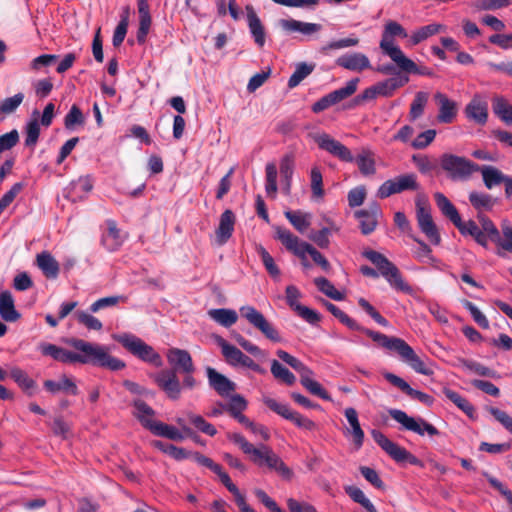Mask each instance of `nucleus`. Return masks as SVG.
Segmentation results:
<instances>
[{
  "mask_svg": "<svg viewBox=\"0 0 512 512\" xmlns=\"http://www.w3.org/2000/svg\"><path fill=\"white\" fill-rule=\"evenodd\" d=\"M324 305L327 310L336 317L342 324L346 325L348 328L356 331H360L365 333L368 337H370L374 342L379 344L381 347L395 351L401 360L408 364L414 371L417 373L429 376L433 374V371L426 367L423 360L415 353L413 348L408 345L403 339L398 337H390L380 332L373 331L371 329L364 328L360 326L354 319L349 317L345 312H343L340 308L334 305L331 302L324 301Z\"/></svg>",
  "mask_w": 512,
  "mask_h": 512,
  "instance_id": "1",
  "label": "nucleus"
},
{
  "mask_svg": "<svg viewBox=\"0 0 512 512\" xmlns=\"http://www.w3.org/2000/svg\"><path fill=\"white\" fill-rule=\"evenodd\" d=\"M67 343L78 352L61 348L58 361L62 363L90 364L111 371H118L125 367V363L109 354V348L97 343L72 338Z\"/></svg>",
  "mask_w": 512,
  "mask_h": 512,
  "instance_id": "2",
  "label": "nucleus"
},
{
  "mask_svg": "<svg viewBox=\"0 0 512 512\" xmlns=\"http://www.w3.org/2000/svg\"><path fill=\"white\" fill-rule=\"evenodd\" d=\"M227 438L238 445L242 452L248 455L249 459L255 465L259 467L265 466L271 470H275L285 479H290L292 477V470L269 446L260 444L255 447L240 433H228Z\"/></svg>",
  "mask_w": 512,
  "mask_h": 512,
  "instance_id": "3",
  "label": "nucleus"
},
{
  "mask_svg": "<svg viewBox=\"0 0 512 512\" xmlns=\"http://www.w3.org/2000/svg\"><path fill=\"white\" fill-rule=\"evenodd\" d=\"M407 37L406 30L396 21H388L385 25L380 48L384 54L388 55L398 68H414L413 61L405 56L402 50L394 45L393 37Z\"/></svg>",
  "mask_w": 512,
  "mask_h": 512,
  "instance_id": "4",
  "label": "nucleus"
},
{
  "mask_svg": "<svg viewBox=\"0 0 512 512\" xmlns=\"http://www.w3.org/2000/svg\"><path fill=\"white\" fill-rule=\"evenodd\" d=\"M362 254L377 267L380 274L393 288L409 295L413 294V288L404 281L397 266L386 256L374 250H365Z\"/></svg>",
  "mask_w": 512,
  "mask_h": 512,
  "instance_id": "5",
  "label": "nucleus"
},
{
  "mask_svg": "<svg viewBox=\"0 0 512 512\" xmlns=\"http://www.w3.org/2000/svg\"><path fill=\"white\" fill-rule=\"evenodd\" d=\"M442 169L452 180H468L480 166L465 157L445 153L440 158Z\"/></svg>",
  "mask_w": 512,
  "mask_h": 512,
  "instance_id": "6",
  "label": "nucleus"
},
{
  "mask_svg": "<svg viewBox=\"0 0 512 512\" xmlns=\"http://www.w3.org/2000/svg\"><path fill=\"white\" fill-rule=\"evenodd\" d=\"M115 339L121 343L124 348L141 360L149 362L157 367L162 365L160 355L155 352L152 346L146 344L140 338L131 334H123L115 337Z\"/></svg>",
  "mask_w": 512,
  "mask_h": 512,
  "instance_id": "7",
  "label": "nucleus"
},
{
  "mask_svg": "<svg viewBox=\"0 0 512 512\" xmlns=\"http://www.w3.org/2000/svg\"><path fill=\"white\" fill-rule=\"evenodd\" d=\"M478 219L482 227L481 230L499 247L496 254L500 257H505L504 251L512 253V227L508 224H503L502 233L504 238H501L499 230L488 217L479 214Z\"/></svg>",
  "mask_w": 512,
  "mask_h": 512,
  "instance_id": "8",
  "label": "nucleus"
},
{
  "mask_svg": "<svg viewBox=\"0 0 512 512\" xmlns=\"http://www.w3.org/2000/svg\"><path fill=\"white\" fill-rule=\"evenodd\" d=\"M371 434L374 441L396 462H408L412 465L423 466L421 460L405 448L388 439L382 432L372 430Z\"/></svg>",
  "mask_w": 512,
  "mask_h": 512,
  "instance_id": "9",
  "label": "nucleus"
},
{
  "mask_svg": "<svg viewBox=\"0 0 512 512\" xmlns=\"http://www.w3.org/2000/svg\"><path fill=\"white\" fill-rule=\"evenodd\" d=\"M418 189L419 184L415 174H402L382 183L377 190V197L385 199L396 193H402L407 190L415 191Z\"/></svg>",
  "mask_w": 512,
  "mask_h": 512,
  "instance_id": "10",
  "label": "nucleus"
},
{
  "mask_svg": "<svg viewBox=\"0 0 512 512\" xmlns=\"http://www.w3.org/2000/svg\"><path fill=\"white\" fill-rule=\"evenodd\" d=\"M389 415L400 423L405 430L412 431L420 436H423L425 433L429 436L439 435L438 429L423 418L411 417L399 409H390Z\"/></svg>",
  "mask_w": 512,
  "mask_h": 512,
  "instance_id": "11",
  "label": "nucleus"
},
{
  "mask_svg": "<svg viewBox=\"0 0 512 512\" xmlns=\"http://www.w3.org/2000/svg\"><path fill=\"white\" fill-rule=\"evenodd\" d=\"M240 314L253 327L258 329L266 338L273 342H280L281 337L274 326L265 318V316L253 306H242Z\"/></svg>",
  "mask_w": 512,
  "mask_h": 512,
  "instance_id": "12",
  "label": "nucleus"
},
{
  "mask_svg": "<svg viewBox=\"0 0 512 512\" xmlns=\"http://www.w3.org/2000/svg\"><path fill=\"white\" fill-rule=\"evenodd\" d=\"M416 218L420 230L426 235L429 241L434 245H439L441 237L437 226L432 219L427 204L422 203L420 199L416 201Z\"/></svg>",
  "mask_w": 512,
  "mask_h": 512,
  "instance_id": "13",
  "label": "nucleus"
},
{
  "mask_svg": "<svg viewBox=\"0 0 512 512\" xmlns=\"http://www.w3.org/2000/svg\"><path fill=\"white\" fill-rule=\"evenodd\" d=\"M313 139L318 144L320 149L325 150L340 160L344 162L354 161V157L351 151L341 142L332 138L330 135L326 133L316 134L314 135Z\"/></svg>",
  "mask_w": 512,
  "mask_h": 512,
  "instance_id": "14",
  "label": "nucleus"
},
{
  "mask_svg": "<svg viewBox=\"0 0 512 512\" xmlns=\"http://www.w3.org/2000/svg\"><path fill=\"white\" fill-rule=\"evenodd\" d=\"M155 381L157 385L167 394V396L173 400H176L180 396L181 385L179 379L175 373V370H162L156 377Z\"/></svg>",
  "mask_w": 512,
  "mask_h": 512,
  "instance_id": "15",
  "label": "nucleus"
},
{
  "mask_svg": "<svg viewBox=\"0 0 512 512\" xmlns=\"http://www.w3.org/2000/svg\"><path fill=\"white\" fill-rule=\"evenodd\" d=\"M167 359L175 373L192 374L195 370L192 358L186 350L171 348L167 352Z\"/></svg>",
  "mask_w": 512,
  "mask_h": 512,
  "instance_id": "16",
  "label": "nucleus"
},
{
  "mask_svg": "<svg viewBox=\"0 0 512 512\" xmlns=\"http://www.w3.org/2000/svg\"><path fill=\"white\" fill-rule=\"evenodd\" d=\"M383 377L391 383L393 386L399 388L402 392H404L406 395L413 399H417L420 402L430 406L433 404V397L421 392L419 390H415L401 377L391 373V372H385L383 373Z\"/></svg>",
  "mask_w": 512,
  "mask_h": 512,
  "instance_id": "17",
  "label": "nucleus"
},
{
  "mask_svg": "<svg viewBox=\"0 0 512 512\" xmlns=\"http://www.w3.org/2000/svg\"><path fill=\"white\" fill-rule=\"evenodd\" d=\"M354 215L359 220L361 232L368 235L375 230L377 218L381 215V209L377 203H373L369 209L358 210Z\"/></svg>",
  "mask_w": 512,
  "mask_h": 512,
  "instance_id": "18",
  "label": "nucleus"
},
{
  "mask_svg": "<svg viewBox=\"0 0 512 512\" xmlns=\"http://www.w3.org/2000/svg\"><path fill=\"white\" fill-rule=\"evenodd\" d=\"M465 115L479 125H485L488 120V104L479 95H475L465 107Z\"/></svg>",
  "mask_w": 512,
  "mask_h": 512,
  "instance_id": "19",
  "label": "nucleus"
},
{
  "mask_svg": "<svg viewBox=\"0 0 512 512\" xmlns=\"http://www.w3.org/2000/svg\"><path fill=\"white\" fill-rule=\"evenodd\" d=\"M276 239H278L289 251L304 258V246L309 243L301 242L291 231L280 226L275 227Z\"/></svg>",
  "mask_w": 512,
  "mask_h": 512,
  "instance_id": "20",
  "label": "nucleus"
},
{
  "mask_svg": "<svg viewBox=\"0 0 512 512\" xmlns=\"http://www.w3.org/2000/svg\"><path fill=\"white\" fill-rule=\"evenodd\" d=\"M336 64L342 68L351 71H363L371 67L368 57L359 52L349 53L340 56L336 60Z\"/></svg>",
  "mask_w": 512,
  "mask_h": 512,
  "instance_id": "21",
  "label": "nucleus"
},
{
  "mask_svg": "<svg viewBox=\"0 0 512 512\" xmlns=\"http://www.w3.org/2000/svg\"><path fill=\"white\" fill-rule=\"evenodd\" d=\"M209 385L220 395L227 396L236 389L234 382L230 381L226 376L217 372L215 369L208 367L206 369Z\"/></svg>",
  "mask_w": 512,
  "mask_h": 512,
  "instance_id": "22",
  "label": "nucleus"
},
{
  "mask_svg": "<svg viewBox=\"0 0 512 512\" xmlns=\"http://www.w3.org/2000/svg\"><path fill=\"white\" fill-rule=\"evenodd\" d=\"M133 416L141 423V425L153 431V425H156L158 421L154 420L155 411L143 400L136 399L133 401Z\"/></svg>",
  "mask_w": 512,
  "mask_h": 512,
  "instance_id": "23",
  "label": "nucleus"
},
{
  "mask_svg": "<svg viewBox=\"0 0 512 512\" xmlns=\"http://www.w3.org/2000/svg\"><path fill=\"white\" fill-rule=\"evenodd\" d=\"M434 99L439 105L438 121L446 124L451 123L457 114L456 103L441 92H437Z\"/></svg>",
  "mask_w": 512,
  "mask_h": 512,
  "instance_id": "24",
  "label": "nucleus"
},
{
  "mask_svg": "<svg viewBox=\"0 0 512 512\" xmlns=\"http://www.w3.org/2000/svg\"><path fill=\"white\" fill-rule=\"evenodd\" d=\"M235 225V215L231 210H225L219 221V226L216 230V238L219 245L225 244L232 236Z\"/></svg>",
  "mask_w": 512,
  "mask_h": 512,
  "instance_id": "25",
  "label": "nucleus"
},
{
  "mask_svg": "<svg viewBox=\"0 0 512 512\" xmlns=\"http://www.w3.org/2000/svg\"><path fill=\"white\" fill-rule=\"evenodd\" d=\"M344 413L350 425V428L347 429V433L352 436L355 448L360 449L364 442V431L360 426L357 411L349 407L345 409Z\"/></svg>",
  "mask_w": 512,
  "mask_h": 512,
  "instance_id": "26",
  "label": "nucleus"
},
{
  "mask_svg": "<svg viewBox=\"0 0 512 512\" xmlns=\"http://www.w3.org/2000/svg\"><path fill=\"white\" fill-rule=\"evenodd\" d=\"M107 232L103 234L101 243L108 251H116L124 242V236L117 228L114 220H107Z\"/></svg>",
  "mask_w": 512,
  "mask_h": 512,
  "instance_id": "27",
  "label": "nucleus"
},
{
  "mask_svg": "<svg viewBox=\"0 0 512 512\" xmlns=\"http://www.w3.org/2000/svg\"><path fill=\"white\" fill-rule=\"evenodd\" d=\"M408 81L409 77L407 75L399 74L378 82L374 86L378 96L391 97L398 88L403 87Z\"/></svg>",
  "mask_w": 512,
  "mask_h": 512,
  "instance_id": "28",
  "label": "nucleus"
},
{
  "mask_svg": "<svg viewBox=\"0 0 512 512\" xmlns=\"http://www.w3.org/2000/svg\"><path fill=\"white\" fill-rule=\"evenodd\" d=\"M282 29L289 32H300L304 35H311L313 33L319 32L322 29V26L317 23H308L302 22L295 19H281L279 21Z\"/></svg>",
  "mask_w": 512,
  "mask_h": 512,
  "instance_id": "29",
  "label": "nucleus"
},
{
  "mask_svg": "<svg viewBox=\"0 0 512 512\" xmlns=\"http://www.w3.org/2000/svg\"><path fill=\"white\" fill-rule=\"evenodd\" d=\"M0 316L7 322H15L20 318V313L15 309L14 300L9 291L0 293Z\"/></svg>",
  "mask_w": 512,
  "mask_h": 512,
  "instance_id": "30",
  "label": "nucleus"
},
{
  "mask_svg": "<svg viewBox=\"0 0 512 512\" xmlns=\"http://www.w3.org/2000/svg\"><path fill=\"white\" fill-rule=\"evenodd\" d=\"M44 388L51 393L60 391L71 395H77L79 393L76 383L66 375H62L58 381L46 380L44 382Z\"/></svg>",
  "mask_w": 512,
  "mask_h": 512,
  "instance_id": "31",
  "label": "nucleus"
},
{
  "mask_svg": "<svg viewBox=\"0 0 512 512\" xmlns=\"http://www.w3.org/2000/svg\"><path fill=\"white\" fill-rule=\"evenodd\" d=\"M37 266L47 278L55 279L59 274V264L56 259L47 251L36 257Z\"/></svg>",
  "mask_w": 512,
  "mask_h": 512,
  "instance_id": "32",
  "label": "nucleus"
},
{
  "mask_svg": "<svg viewBox=\"0 0 512 512\" xmlns=\"http://www.w3.org/2000/svg\"><path fill=\"white\" fill-rule=\"evenodd\" d=\"M246 10L249 29L254 37L256 44L262 47L265 44L264 27L252 6H246Z\"/></svg>",
  "mask_w": 512,
  "mask_h": 512,
  "instance_id": "33",
  "label": "nucleus"
},
{
  "mask_svg": "<svg viewBox=\"0 0 512 512\" xmlns=\"http://www.w3.org/2000/svg\"><path fill=\"white\" fill-rule=\"evenodd\" d=\"M216 343L221 348L222 355L224 356L226 362L232 366H238L240 358L243 354L241 350L237 347L229 344L224 338L219 335L214 337Z\"/></svg>",
  "mask_w": 512,
  "mask_h": 512,
  "instance_id": "34",
  "label": "nucleus"
},
{
  "mask_svg": "<svg viewBox=\"0 0 512 512\" xmlns=\"http://www.w3.org/2000/svg\"><path fill=\"white\" fill-rule=\"evenodd\" d=\"M313 371L308 368L307 373H302L300 375L301 384L313 395H316L324 400H331L330 395L327 391L321 386L320 383L312 379Z\"/></svg>",
  "mask_w": 512,
  "mask_h": 512,
  "instance_id": "35",
  "label": "nucleus"
},
{
  "mask_svg": "<svg viewBox=\"0 0 512 512\" xmlns=\"http://www.w3.org/2000/svg\"><path fill=\"white\" fill-rule=\"evenodd\" d=\"M208 315L215 322H217L218 324H220L226 328L231 327L238 320L237 312L232 309H226V308L211 309L208 311Z\"/></svg>",
  "mask_w": 512,
  "mask_h": 512,
  "instance_id": "36",
  "label": "nucleus"
},
{
  "mask_svg": "<svg viewBox=\"0 0 512 512\" xmlns=\"http://www.w3.org/2000/svg\"><path fill=\"white\" fill-rule=\"evenodd\" d=\"M434 199L442 214L449 218L453 224L460 221L457 209L443 193H435Z\"/></svg>",
  "mask_w": 512,
  "mask_h": 512,
  "instance_id": "37",
  "label": "nucleus"
},
{
  "mask_svg": "<svg viewBox=\"0 0 512 512\" xmlns=\"http://www.w3.org/2000/svg\"><path fill=\"white\" fill-rule=\"evenodd\" d=\"M285 217L300 233H304L311 225L312 215L307 212L288 210L285 212Z\"/></svg>",
  "mask_w": 512,
  "mask_h": 512,
  "instance_id": "38",
  "label": "nucleus"
},
{
  "mask_svg": "<svg viewBox=\"0 0 512 512\" xmlns=\"http://www.w3.org/2000/svg\"><path fill=\"white\" fill-rule=\"evenodd\" d=\"M493 113L506 125H512V106L503 98L495 97L492 100Z\"/></svg>",
  "mask_w": 512,
  "mask_h": 512,
  "instance_id": "39",
  "label": "nucleus"
},
{
  "mask_svg": "<svg viewBox=\"0 0 512 512\" xmlns=\"http://www.w3.org/2000/svg\"><path fill=\"white\" fill-rule=\"evenodd\" d=\"M479 171L482 174L484 185L488 189L500 185L505 180L506 175L494 166H482Z\"/></svg>",
  "mask_w": 512,
  "mask_h": 512,
  "instance_id": "40",
  "label": "nucleus"
},
{
  "mask_svg": "<svg viewBox=\"0 0 512 512\" xmlns=\"http://www.w3.org/2000/svg\"><path fill=\"white\" fill-rule=\"evenodd\" d=\"M356 163L360 172L364 176L374 175L376 172L375 159L372 151L363 149L356 158Z\"/></svg>",
  "mask_w": 512,
  "mask_h": 512,
  "instance_id": "41",
  "label": "nucleus"
},
{
  "mask_svg": "<svg viewBox=\"0 0 512 512\" xmlns=\"http://www.w3.org/2000/svg\"><path fill=\"white\" fill-rule=\"evenodd\" d=\"M152 433L156 436L165 437L173 441H182L184 435L174 426L158 421L153 425Z\"/></svg>",
  "mask_w": 512,
  "mask_h": 512,
  "instance_id": "42",
  "label": "nucleus"
},
{
  "mask_svg": "<svg viewBox=\"0 0 512 512\" xmlns=\"http://www.w3.org/2000/svg\"><path fill=\"white\" fill-rule=\"evenodd\" d=\"M187 420L200 432L208 435L215 436L217 434L216 428L207 422L201 415L195 414L193 412L185 413Z\"/></svg>",
  "mask_w": 512,
  "mask_h": 512,
  "instance_id": "43",
  "label": "nucleus"
},
{
  "mask_svg": "<svg viewBox=\"0 0 512 512\" xmlns=\"http://www.w3.org/2000/svg\"><path fill=\"white\" fill-rule=\"evenodd\" d=\"M442 30H444V26L441 24H437V23H432V24L423 26V27L419 28L418 30H416L411 35V42L413 45H417L420 42L426 40L427 38H429L433 35H436L437 33H439Z\"/></svg>",
  "mask_w": 512,
  "mask_h": 512,
  "instance_id": "44",
  "label": "nucleus"
},
{
  "mask_svg": "<svg viewBox=\"0 0 512 512\" xmlns=\"http://www.w3.org/2000/svg\"><path fill=\"white\" fill-rule=\"evenodd\" d=\"M10 376L24 391L29 392L30 394L33 393L36 383L24 370L18 367H13L10 370Z\"/></svg>",
  "mask_w": 512,
  "mask_h": 512,
  "instance_id": "45",
  "label": "nucleus"
},
{
  "mask_svg": "<svg viewBox=\"0 0 512 512\" xmlns=\"http://www.w3.org/2000/svg\"><path fill=\"white\" fill-rule=\"evenodd\" d=\"M314 64H307L305 62L298 63L296 65L294 73L290 76L288 80V87L295 88L298 86L302 80L308 77L314 70Z\"/></svg>",
  "mask_w": 512,
  "mask_h": 512,
  "instance_id": "46",
  "label": "nucleus"
},
{
  "mask_svg": "<svg viewBox=\"0 0 512 512\" xmlns=\"http://www.w3.org/2000/svg\"><path fill=\"white\" fill-rule=\"evenodd\" d=\"M24 94L19 92L12 97L5 98L0 101V119H4L7 115L14 113L22 104Z\"/></svg>",
  "mask_w": 512,
  "mask_h": 512,
  "instance_id": "47",
  "label": "nucleus"
},
{
  "mask_svg": "<svg viewBox=\"0 0 512 512\" xmlns=\"http://www.w3.org/2000/svg\"><path fill=\"white\" fill-rule=\"evenodd\" d=\"M469 201L471 205L478 211L491 210L495 204V200L491 195L486 193L471 192L469 194Z\"/></svg>",
  "mask_w": 512,
  "mask_h": 512,
  "instance_id": "48",
  "label": "nucleus"
},
{
  "mask_svg": "<svg viewBox=\"0 0 512 512\" xmlns=\"http://www.w3.org/2000/svg\"><path fill=\"white\" fill-rule=\"evenodd\" d=\"M443 393L450 401H452L459 409H461L469 417L473 416L475 409L467 399H465L460 394L449 388H444Z\"/></svg>",
  "mask_w": 512,
  "mask_h": 512,
  "instance_id": "49",
  "label": "nucleus"
},
{
  "mask_svg": "<svg viewBox=\"0 0 512 512\" xmlns=\"http://www.w3.org/2000/svg\"><path fill=\"white\" fill-rule=\"evenodd\" d=\"M314 283L317 288L329 298L341 301L344 299V295L339 292L334 285L325 277H318L314 279Z\"/></svg>",
  "mask_w": 512,
  "mask_h": 512,
  "instance_id": "50",
  "label": "nucleus"
},
{
  "mask_svg": "<svg viewBox=\"0 0 512 512\" xmlns=\"http://www.w3.org/2000/svg\"><path fill=\"white\" fill-rule=\"evenodd\" d=\"M271 373L276 379L287 385H293L296 381L294 374L277 360H272L271 362Z\"/></svg>",
  "mask_w": 512,
  "mask_h": 512,
  "instance_id": "51",
  "label": "nucleus"
},
{
  "mask_svg": "<svg viewBox=\"0 0 512 512\" xmlns=\"http://www.w3.org/2000/svg\"><path fill=\"white\" fill-rule=\"evenodd\" d=\"M359 83V78H353L346 83L345 87H341L335 91L330 92V96H332L333 102L335 104L341 102L342 100L353 95L357 90V85Z\"/></svg>",
  "mask_w": 512,
  "mask_h": 512,
  "instance_id": "52",
  "label": "nucleus"
},
{
  "mask_svg": "<svg viewBox=\"0 0 512 512\" xmlns=\"http://www.w3.org/2000/svg\"><path fill=\"white\" fill-rule=\"evenodd\" d=\"M266 183L265 190L268 196L274 198L277 193V167L275 163H268L265 167Z\"/></svg>",
  "mask_w": 512,
  "mask_h": 512,
  "instance_id": "53",
  "label": "nucleus"
},
{
  "mask_svg": "<svg viewBox=\"0 0 512 512\" xmlns=\"http://www.w3.org/2000/svg\"><path fill=\"white\" fill-rule=\"evenodd\" d=\"M219 405L223 407V409H225V411L228 412L231 416H234L235 414L246 410L248 404L243 396L235 394L231 396L229 403H219Z\"/></svg>",
  "mask_w": 512,
  "mask_h": 512,
  "instance_id": "54",
  "label": "nucleus"
},
{
  "mask_svg": "<svg viewBox=\"0 0 512 512\" xmlns=\"http://www.w3.org/2000/svg\"><path fill=\"white\" fill-rule=\"evenodd\" d=\"M257 252L260 255L263 265L265 266L267 272L273 278H277L280 275V270L278 266L275 264L273 257L269 254V252L261 245L257 247Z\"/></svg>",
  "mask_w": 512,
  "mask_h": 512,
  "instance_id": "55",
  "label": "nucleus"
},
{
  "mask_svg": "<svg viewBox=\"0 0 512 512\" xmlns=\"http://www.w3.org/2000/svg\"><path fill=\"white\" fill-rule=\"evenodd\" d=\"M264 403L268 408H270L273 412L277 413L281 417L285 418L286 420H289L293 414L294 410H292L289 405L280 403L272 398H265Z\"/></svg>",
  "mask_w": 512,
  "mask_h": 512,
  "instance_id": "56",
  "label": "nucleus"
},
{
  "mask_svg": "<svg viewBox=\"0 0 512 512\" xmlns=\"http://www.w3.org/2000/svg\"><path fill=\"white\" fill-rule=\"evenodd\" d=\"M428 96L425 92H417L410 108V118L417 119L423 113L424 107L427 103Z\"/></svg>",
  "mask_w": 512,
  "mask_h": 512,
  "instance_id": "57",
  "label": "nucleus"
},
{
  "mask_svg": "<svg viewBox=\"0 0 512 512\" xmlns=\"http://www.w3.org/2000/svg\"><path fill=\"white\" fill-rule=\"evenodd\" d=\"M310 178H311V190H312L313 197L314 198H322L324 195L323 178H322L321 171L319 170L318 167H314L311 169Z\"/></svg>",
  "mask_w": 512,
  "mask_h": 512,
  "instance_id": "58",
  "label": "nucleus"
},
{
  "mask_svg": "<svg viewBox=\"0 0 512 512\" xmlns=\"http://www.w3.org/2000/svg\"><path fill=\"white\" fill-rule=\"evenodd\" d=\"M277 356L283 360L285 363H287L290 367H292L295 371L301 375L302 373H307V367L303 362H301L296 357L290 355L284 350H278L276 352Z\"/></svg>",
  "mask_w": 512,
  "mask_h": 512,
  "instance_id": "59",
  "label": "nucleus"
},
{
  "mask_svg": "<svg viewBox=\"0 0 512 512\" xmlns=\"http://www.w3.org/2000/svg\"><path fill=\"white\" fill-rule=\"evenodd\" d=\"M83 123L84 116L80 108L77 105H72L64 119L66 129H72L75 125H82Z\"/></svg>",
  "mask_w": 512,
  "mask_h": 512,
  "instance_id": "60",
  "label": "nucleus"
},
{
  "mask_svg": "<svg viewBox=\"0 0 512 512\" xmlns=\"http://www.w3.org/2000/svg\"><path fill=\"white\" fill-rule=\"evenodd\" d=\"M25 133V145L29 147L35 146L40 135V126L37 119L31 120L27 124Z\"/></svg>",
  "mask_w": 512,
  "mask_h": 512,
  "instance_id": "61",
  "label": "nucleus"
},
{
  "mask_svg": "<svg viewBox=\"0 0 512 512\" xmlns=\"http://www.w3.org/2000/svg\"><path fill=\"white\" fill-rule=\"evenodd\" d=\"M464 307L470 312L473 320L483 329L489 328V321L486 316L472 302L465 300Z\"/></svg>",
  "mask_w": 512,
  "mask_h": 512,
  "instance_id": "62",
  "label": "nucleus"
},
{
  "mask_svg": "<svg viewBox=\"0 0 512 512\" xmlns=\"http://www.w3.org/2000/svg\"><path fill=\"white\" fill-rule=\"evenodd\" d=\"M329 236H330V229L322 228L321 230H318V231H311L308 237L317 246H319L322 249H326L330 245Z\"/></svg>",
  "mask_w": 512,
  "mask_h": 512,
  "instance_id": "63",
  "label": "nucleus"
},
{
  "mask_svg": "<svg viewBox=\"0 0 512 512\" xmlns=\"http://www.w3.org/2000/svg\"><path fill=\"white\" fill-rule=\"evenodd\" d=\"M75 316L79 323L85 325L90 330L98 331L102 329V323L96 317L87 312L77 311Z\"/></svg>",
  "mask_w": 512,
  "mask_h": 512,
  "instance_id": "64",
  "label": "nucleus"
}]
</instances>
